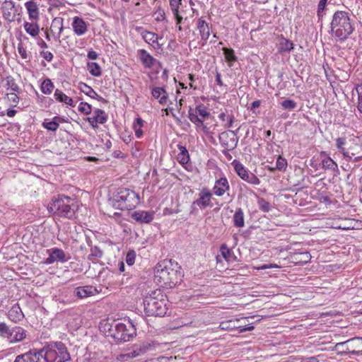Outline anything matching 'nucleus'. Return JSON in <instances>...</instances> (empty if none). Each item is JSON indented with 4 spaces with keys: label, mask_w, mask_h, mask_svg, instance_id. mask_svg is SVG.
Returning a JSON list of instances; mask_svg holds the SVG:
<instances>
[{
    "label": "nucleus",
    "mask_w": 362,
    "mask_h": 362,
    "mask_svg": "<svg viewBox=\"0 0 362 362\" xmlns=\"http://www.w3.org/2000/svg\"><path fill=\"white\" fill-rule=\"evenodd\" d=\"M185 81L186 83H189L190 88H193L194 90L197 89L198 86L197 84H195L194 75L192 74H187V78H185Z\"/></svg>",
    "instance_id": "obj_50"
},
{
    "label": "nucleus",
    "mask_w": 362,
    "mask_h": 362,
    "mask_svg": "<svg viewBox=\"0 0 362 362\" xmlns=\"http://www.w3.org/2000/svg\"><path fill=\"white\" fill-rule=\"evenodd\" d=\"M189 162L191 161L189 152L185 147L182 146V165Z\"/></svg>",
    "instance_id": "obj_54"
},
{
    "label": "nucleus",
    "mask_w": 362,
    "mask_h": 362,
    "mask_svg": "<svg viewBox=\"0 0 362 362\" xmlns=\"http://www.w3.org/2000/svg\"><path fill=\"white\" fill-rule=\"evenodd\" d=\"M346 144V139L339 137L336 139V146L338 149L342 148Z\"/></svg>",
    "instance_id": "obj_56"
},
{
    "label": "nucleus",
    "mask_w": 362,
    "mask_h": 362,
    "mask_svg": "<svg viewBox=\"0 0 362 362\" xmlns=\"http://www.w3.org/2000/svg\"><path fill=\"white\" fill-rule=\"evenodd\" d=\"M74 293L79 298H85L98 293V291L95 286L87 285L76 288Z\"/></svg>",
    "instance_id": "obj_18"
},
{
    "label": "nucleus",
    "mask_w": 362,
    "mask_h": 362,
    "mask_svg": "<svg viewBox=\"0 0 362 362\" xmlns=\"http://www.w3.org/2000/svg\"><path fill=\"white\" fill-rule=\"evenodd\" d=\"M328 0H320L317 8L319 10H325Z\"/></svg>",
    "instance_id": "obj_63"
},
{
    "label": "nucleus",
    "mask_w": 362,
    "mask_h": 362,
    "mask_svg": "<svg viewBox=\"0 0 362 362\" xmlns=\"http://www.w3.org/2000/svg\"><path fill=\"white\" fill-rule=\"evenodd\" d=\"M108 202L115 209L122 211L132 210L139 204V197L133 190L120 188L118 189L117 194L108 199Z\"/></svg>",
    "instance_id": "obj_6"
},
{
    "label": "nucleus",
    "mask_w": 362,
    "mask_h": 362,
    "mask_svg": "<svg viewBox=\"0 0 362 362\" xmlns=\"http://www.w3.org/2000/svg\"><path fill=\"white\" fill-rule=\"evenodd\" d=\"M166 298L159 288L149 291L143 300L145 313L148 316L163 317L168 310Z\"/></svg>",
    "instance_id": "obj_5"
},
{
    "label": "nucleus",
    "mask_w": 362,
    "mask_h": 362,
    "mask_svg": "<svg viewBox=\"0 0 362 362\" xmlns=\"http://www.w3.org/2000/svg\"><path fill=\"white\" fill-rule=\"evenodd\" d=\"M70 359L65 344L57 341L50 342L42 349H33L18 355L13 362H66Z\"/></svg>",
    "instance_id": "obj_1"
},
{
    "label": "nucleus",
    "mask_w": 362,
    "mask_h": 362,
    "mask_svg": "<svg viewBox=\"0 0 362 362\" xmlns=\"http://www.w3.org/2000/svg\"><path fill=\"white\" fill-rule=\"evenodd\" d=\"M148 349V346L144 342L136 344L132 346V350L128 354L132 357H136L145 353Z\"/></svg>",
    "instance_id": "obj_30"
},
{
    "label": "nucleus",
    "mask_w": 362,
    "mask_h": 362,
    "mask_svg": "<svg viewBox=\"0 0 362 362\" xmlns=\"http://www.w3.org/2000/svg\"><path fill=\"white\" fill-rule=\"evenodd\" d=\"M281 105L284 110H293L297 107V103L291 99H286L281 103Z\"/></svg>",
    "instance_id": "obj_46"
},
{
    "label": "nucleus",
    "mask_w": 362,
    "mask_h": 362,
    "mask_svg": "<svg viewBox=\"0 0 362 362\" xmlns=\"http://www.w3.org/2000/svg\"><path fill=\"white\" fill-rule=\"evenodd\" d=\"M136 259V252L132 250L127 252L125 261L129 266H132L134 264Z\"/></svg>",
    "instance_id": "obj_49"
},
{
    "label": "nucleus",
    "mask_w": 362,
    "mask_h": 362,
    "mask_svg": "<svg viewBox=\"0 0 362 362\" xmlns=\"http://www.w3.org/2000/svg\"><path fill=\"white\" fill-rule=\"evenodd\" d=\"M103 255V251L98 246H93L90 248V254L88 256V259H91V257L95 258H101Z\"/></svg>",
    "instance_id": "obj_48"
},
{
    "label": "nucleus",
    "mask_w": 362,
    "mask_h": 362,
    "mask_svg": "<svg viewBox=\"0 0 362 362\" xmlns=\"http://www.w3.org/2000/svg\"><path fill=\"white\" fill-rule=\"evenodd\" d=\"M0 338L13 344L30 339V335L26 329L17 324L0 322Z\"/></svg>",
    "instance_id": "obj_7"
},
{
    "label": "nucleus",
    "mask_w": 362,
    "mask_h": 362,
    "mask_svg": "<svg viewBox=\"0 0 362 362\" xmlns=\"http://www.w3.org/2000/svg\"><path fill=\"white\" fill-rule=\"evenodd\" d=\"M40 54L42 57H43L45 60H47L49 62H52L54 57L52 53L49 51H41L40 52Z\"/></svg>",
    "instance_id": "obj_53"
},
{
    "label": "nucleus",
    "mask_w": 362,
    "mask_h": 362,
    "mask_svg": "<svg viewBox=\"0 0 362 362\" xmlns=\"http://www.w3.org/2000/svg\"><path fill=\"white\" fill-rule=\"evenodd\" d=\"M47 252L49 254V257L45 260V263L50 264L54 262H66L70 258L66 257L65 252L63 250L58 247H53L47 250Z\"/></svg>",
    "instance_id": "obj_12"
},
{
    "label": "nucleus",
    "mask_w": 362,
    "mask_h": 362,
    "mask_svg": "<svg viewBox=\"0 0 362 362\" xmlns=\"http://www.w3.org/2000/svg\"><path fill=\"white\" fill-rule=\"evenodd\" d=\"M182 168L190 173H196L197 171L196 166L192 162L185 163Z\"/></svg>",
    "instance_id": "obj_55"
},
{
    "label": "nucleus",
    "mask_w": 362,
    "mask_h": 362,
    "mask_svg": "<svg viewBox=\"0 0 362 362\" xmlns=\"http://www.w3.org/2000/svg\"><path fill=\"white\" fill-rule=\"evenodd\" d=\"M8 95H10L8 98L9 100L16 104H18L19 101V98L18 97L17 94L16 93H11Z\"/></svg>",
    "instance_id": "obj_59"
},
{
    "label": "nucleus",
    "mask_w": 362,
    "mask_h": 362,
    "mask_svg": "<svg viewBox=\"0 0 362 362\" xmlns=\"http://www.w3.org/2000/svg\"><path fill=\"white\" fill-rule=\"evenodd\" d=\"M155 212L151 211H135L131 217L140 223H150L154 218Z\"/></svg>",
    "instance_id": "obj_15"
},
{
    "label": "nucleus",
    "mask_w": 362,
    "mask_h": 362,
    "mask_svg": "<svg viewBox=\"0 0 362 362\" xmlns=\"http://www.w3.org/2000/svg\"><path fill=\"white\" fill-rule=\"evenodd\" d=\"M216 82L220 86H223V81L221 79V75L217 71H216Z\"/></svg>",
    "instance_id": "obj_62"
},
{
    "label": "nucleus",
    "mask_w": 362,
    "mask_h": 362,
    "mask_svg": "<svg viewBox=\"0 0 362 362\" xmlns=\"http://www.w3.org/2000/svg\"><path fill=\"white\" fill-rule=\"evenodd\" d=\"M80 112L83 113L86 115H90L92 112V106L86 102H81L78 107Z\"/></svg>",
    "instance_id": "obj_47"
},
{
    "label": "nucleus",
    "mask_w": 362,
    "mask_h": 362,
    "mask_svg": "<svg viewBox=\"0 0 362 362\" xmlns=\"http://www.w3.org/2000/svg\"><path fill=\"white\" fill-rule=\"evenodd\" d=\"M177 269L170 268V284H168V288H174L178 284H180L181 279L178 281V270L177 269H180V267H177V262H175Z\"/></svg>",
    "instance_id": "obj_34"
},
{
    "label": "nucleus",
    "mask_w": 362,
    "mask_h": 362,
    "mask_svg": "<svg viewBox=\"0 0 362 362\" xmlns=\"http://www.w3.org/2000/svg\"><path fill=\"white\" fill-rule=\"evenodd\" d=\"M5 81H6V86L8 89L10 88L11 90L17 93H20L22 91L16 83L15 79L11 76H6L5 78Z\"/></svg>",
    "instance_id": "obj_41"
},
{
    "label": "nucleus",
    "mask_w": 362,
    "mask_h": 362,
    "mask_svg": "<svg viewBox=\"0 0 362 362\" xmlns=\"http://www.w3.org/2000/svg\"><path fill=\"white\" fill-rule=\"evenodd\" d=\"M54 88V83L49 78H46L41 83V91L46 95L50 94Z\"/></svg>",
    "instance_id": "obj_39"
},
{
    "label": "nucleus",
    "mask_w": 362,
    "mask_h": 362,
    "mask_svg": "<svg viewBox=\"0 0 362 362\" xmlns=\"http://www.w3.org/2000/svg\"><path fill=\"white\" fill-rule=\"evenodd\" d=\"M164 263H158L154 269V282L158 285L168 288V284H170V268Z\"/></svg>",
    "instance_id": "obj_11"
},
{
    "label": "nucleus",
    "mask_w": 362,
    "mask_h": 362,
    "mask_svg": "<svg viewBox=\"0 0 362 362\" xmlns=\"http://www.w3.org/2000/svg\"><path fill=\"white\" fill-rule=\"evenodd\" d=\"M60 119V117L55 116L53 117V119L49 121V119H46L42 122V126L47 129L48 131L51 132H56L57 129L59 128V124L58 122V119Z\"/></svg>",
    "instance_id": "obj_31"
},
{
    "label": "nucleus",
    "mask_w": 362,
    "mask_h": 362,
    "mask_svg": "<svg viewBox=\"0 0 362 362\" xmlns=\"http://www.w3.org/2000/svg\"><path fill=\"white\" fill-rule=\"evenodd\" d=\"M226 61L228 62V66L231 67L233 63L237 61V57L235 55V52L232 48L223 47L222 49Z\"/></svg>",
    "instance_id": "obj_36"
},
{
    "label": "nucleus",
    "mask_w": 362,
    "mask_h": 362,
    "mask_svg": "<svg viewBox=\"0 0 362 362\" xmlns=\"http://www.w3.org/2000/svg\"><path fill=\"white\" fill-rule=\"evenodd\" d=\"M144 121L141 117H136L134 122L133 127L137 138H141L143 135L141 127L144 126Z\"/></svg>",
    "instance_id": "obj_42"
},
{
    "label": "nucleus",
    "mask_w": 362,
    "mask_h": 362,
    "mask_svg": "<svg viewBox=\"0 0 362 362\" xmlns=\"http://www.w3.org/2000/svg\"><path fill=\"white\" fill-rule=\"evenodd\" d=\"M25 6L28 11L30 20L33 21L39 18V8L36 2L33 1H27Z\"/></svg>",
    "instance_id": "obj_26"
},
{
    "label": "nucleus",
    "mask_w": 362,
    "mask_h": 362,
    "mask_svg": "<svg viewBox=\"0 0 362 362\" xmlns=\"http://www.w3.org/2000/svg\"><path fill=\"white\" fill-rule=\"evenodd\" d=\"M260 105H261V100H255L251 103L250 106L248 107V110L252 111L253 113H256L255 109L259 107L260 106Z\"/></svg>",
    "instance_id": "obj_57"
},
{
    "label": "nucleus",
    "mask_w": 362,
    "mask_h": 362,
    "mask_svg": "<svg viewBox=\"0 0 362 362\" xmlns=\"http://www.w3.org/2000/svg\"><path fill=\"white\" fill-rule=\"evenodd\" d=\"M294 48V45L292 41L286 38H282L278 45L279 52L281 54L289 52Z\"/></svg>",
    "instance_id": "obj_32"
},
{
    "label": "nucleus",
    "mask_w": 362,
    "mask_h": 362,
    "mask_svg": "<svg viewBox=\"0 0 362 362\" xmlns=\"http://www.w3.org/2000/svg\"><path fill=\"white\" fill-rule=\"evenodd\" d=\"M218 139L221 146L228 150H233L237 147L238 137H235L233 132H223L219 134Z\"/></svg>",
    "instance_id": "obj_13"
},
{
    "label": "nucleus",
    "mask_w": 362,
    "mask_h": 362,
    "mask_svg": "<svg viewBox=\"0 0 362 362\" xmlns=\"http://www.w3.org/2000/svg\"><path fill=\"white\" fill-rule=\"evenodd\" d=\"M320 156L322 158L321 163L322 168L325 170H331L332 171L338 170V165L325 151H321Z\"/></svg>",
    "instance_id": "obj_24"
},
{
    "label": "nucleus",
    "mask_w": 362,
    "mask_h": 362,
    "mask_svg": "<svg viewBox=\"0 0 362 362\" xmlns=\"http://www.w3.org/2000/svg\"><path fill=\"white\" fill-rule=\"evenodd\" d=\"M181 4V0H170V9L176 20L177 28L181 30V16L180 15L179 6Z\"/></svg>",
    "instance_id": "obj_25"
},
{
    "label": "nucleus",
    "mask_w": 362,
    "mask_h": 362,
    "mask_svg": "<svg viewBox=\"0 0 362 362\" xmlns=\"http://www.w3.org/2000/svg\"><path fill=\"white\" fill-rule=\"evenodd\" d=\"M18 52L23 59H25L28 58V54H27L26 49L23 47V45L22 42H20L18 45Z\"/></svg>",
    "instance_id": "obj_52"
},
{
    "label": "nucleus",
    "mask_w": 362,
    "mask_h": 362,
    "mask_svg": "<svg viewBox=\"0 0 362 362\" xmlns=\"http://www.w3.org/2000/svg\"><path fill=\"white\" fill-rule=\"evenodd\" d=\"M354 90L358 95L357 109L362 114V83L356 84Z\"/></svg>",
    "instance_id": "obj_45"
},
{
    "label": "nucleus",
    "mask_w": 362,
    "mask_h": 362,
    "mask_svg": "<svg viewBox=\"0 0 362 362\" xmlns=\"http://www.w3.org/2000/svg\"><path fill=\"white\" fill-rule=\"evenodd\" d=\"M180 202L179 197L177 195L175 198L172 199L171 204L169 207H166L163 210L164 215L173 216L174 214L180 212Z\"/></svg>",
    "instance_id": "obj_28"
},
{
    "label": "nucleus",
    "mask_w": 362,
    "mask_h": 362,
    "mask_svg": "<svg viewBox=\"0 0 362 362\" xmlns=\"http://www.w3.org/2000/svg\"><path fill=\"white\" fill-rule=\"evenodd\" d=\"M98 54L93 49L88 51V54H87V57L89 59H92V60L96 59L98 58Z\"/></svg>",
    "instance_id": "obj_58"
},
{
    "label": "nucleus",
    "mask_w": 362,
    "mask_h": 362,
    "mask_svg": "<svg viewBox=\"0 0 362 362\" xmlns=\"http://www.w3.org/2000/svg\"><path fill=\"white\" fill-rule=\"evenodd\" d=\"M233 225L237 228H243L245 226L244 212L241 208L236 209L233 217Z\"/></svg>",
    "instance_id": "obj_29"
},
{
    "label": "nucleus",
    "mask_w": 362,
    "mask_h": 362,
    "mask_svg": "<svg viewBox=\"0 0 362 362\" xmlns=\"http://www.w3.org/2000/svg\"><path fill=\"white\" fill-rule=\"evenodd\" d=\"M87 67L90 74L96 77L102 75V69L100 65L96 62H88Z\"/></svg>",
    "instance_id": "obj_40"
},
{
    "label": "nucleus",
    "mask_w": 362,
    "mask_h": 362,
    "mask_svg": "<svg viewBox=\"0 0 362 362\" xmlns=\"http://www.w3.org/2000/svg\"><path fill=\"white\" fill-rule=\"evenodd\" d=\"M288 166L287 160L281 156H279L276 162V170L281 172H285Z\"/></svg>",
    "instance_id": "obj_44"
},
{
    "label": "nucleus",
    "mask_w": 362,
    "mask_h": 362,
    "mask_svg": "<svg viewBox=\"0 0 362 362\" xmlns=\"http://www.w3.org/2000/svg\"><path fill=\"white\" fill-rule=\"evenodd\" d=\"M152 95L156 99H159L160 103H165L167 100L166 92L163 88L156 87L152 90Z\"/></svg>",
    "instance_id": "obj_37"
},
{
    "label": "nucleus",
    "mask_w": 362,
    "mask_h": 362,
    "mask_svg": "<svg viewBox=\"0 0 362 362\" xmlns=\"http://www.w3.org/2000/svg\"><path fill=\"white\" fill-rule=\"evenodd\" d=\"M346 345V350L341 351L340 352L341 355L349 354L358 356L362 354V337H354L345 341L337 343L336 347L344 346Z\"/></svg>",
    "instance_id": "obj_10"
},
{
    "label": "nucleus",
    "mask_w": 362,
    "mask_h": 362,
    "mask_svg": "<svg viewBox=\"0 0 362 362\" xmlns=\"http://www.w3.org/2000/svg\"><path fill=\"white\" fill-rule=\"evenodd\" d=\"M304 361L305 362H320L316 356L307 357Z\"/></svg>",
    "instance_id": "obj_64"
},
{
    "label": "nucleus",
    "mask_w": 362,
    "mask_h": 362,
    "mask_svg": "<svg viewBox=\"0 0 362 362\" xmlns=\"http://www.w3.org/2000/svg\"><path fill=\"white\" fill-rule=\"evenodd\" d=\"M240 332H244L247 331H252L255 329V327L252 325H245V326H240Z\"/></svg>",
    "instance_id": "obj_61"
},
{
    "label": "nucleus",
    "mask_w": 362,
    "mask_h": 362,
    "mask_svg": "<svg viewBox=\"0 0 362 362\" xmlns=\"http://www.w3.org/2000/svg\"><path fill=\"white\" fill-rule=\"evenodd\" d=\"M229 188L230 186L227 178L222 177L216 181L213 191L216 196L221 197Z\"/></svg>",
    "instance_id": "obj_22"
},
{
    "label": "nucleus",
    "mask_w": 362,
    "mask_h": 362,
    "mask_svg": "<svg viewBox=\"0 0 362 362\" xmlns=\"http://www.w3.org/2000/svg\"><path fill=\"white\" fill-rule=\"evenodd\" d=\"M3 17L6 21L11 23L15 21V13L11 16V11L15 9V2L12 0H6L2 3L1 7Z\"/></svg>",
    "instance_id": "obj_17"
},
{
    "label": "nucleus",
    "mask_w": 362,
    "mask_h": 362,
    "mask_svg": "<svg viewBox=\"0 0 362 362\" xmlns=\"http://www.w3.org/2000/svg\"><path fill=\"white\" fill-rule=\"evenodd\" d=\"M354 23L350 14L344 11H337L330 23V34L342 42L345 41L354 30Z\"/></svg>",
    "instance_id": "obj_4"
},
{
    "label": "nucleus",
    "mask_w": 362,
    "mask_h": 362,
    "mask_svg": "<svg viewBox=\"0 0 362 362\" xmlns=\"http://www.w3.org/2000/svg\"><path fill=\"white\" fill-rule=\"evenodd\" d=\"M125 322H106L103 327L107 336L114 339L117 344L132 341L136 336V325L130 318L124 319Z\"/></svg>",
    "instance_id": "obj_2"
},
{
    "label": "nucleus",
    "mask_w": 362,
    "mask_h": 362,
    "mask_svg": "<svg viewBox=\"0 0 362 362\" xmlns=\"http://www.w3.org/2000/svg\"><path fill=\"white\" fill-rule=\"evenodd\" d=\"M257 205L260 211L267 213L271 211L272 205L265 199L257 197Z\"/></svg>",
    "instance_id": "obj_43"
},
{
    "label": "nucleus",
    "mask_w": 362,
    "mask_h": 362,
    "mask_svg": "<svg viewBox=\"0 0 362 362\" xmlns=\"http://www.w3.org/2000/svg\"><path fill=\"white\" fill-rule=\"evenodd\" d=\"M72 28L77 35H82L87 31V23L81 17L75 16L73 18Z\"/></svg>",
    "instance_id": "obj_23"
},
{
    "label": "nucleus",
    "mask_w": 362,
    "mask_h": 362,
    "mask_svg": "<svg viewBox=\"0 0 362 362\" xmlns=\"http://www.w3.org/2000/svg\"><path fill=\"white\" fill-rule=\"evenodd\" d=\"M7 316L10 322L8 323L17 324L25 317L24 314L18 303L14 304L8 311Z\"/></svg>",
    "instance_id": "obj_16"
},
{
    "label": "nucleus",
    "mask_w": 362,
    "mask_h": 362,
    "mask_svg": "<svg viewBox=\"0 0 362 362\" xmlns=\"http://www.w3.org/2000/svg\"><path fill=\"white\" fill-rule=\"evenodd\" d=\"M210 116L204 105H199L194 109L189 107L188 117L197 128H201L205 134L209 133V128L204 124V121Z\"/></svg>",
    "instance_id": "obj_8"
},
{
    "label": "nucleus",
    "mask_w": 362,
    "mask_h": 362,
    "mask_svg": "<svg viewBox=\"0 0 362 362\" xmlns=\"http://www.w3.org/2000/svg\"><path fill=\"white\" fill-rule=\"evenodd\" d=\"M54 97L56 100L59 103H65L71 107H75L76 104L71 98L67 96L62 90L57 89L54 93Z\"/></svg>",
    "instance_id": "obj_27"
},
{
    "label": "nucleus",
    "mask_w": 362,
    "mask_h": 362,
    "mask_svg": "<svg viewBox=\"0 0 362 362\" xmlns=\"http://www.w3.org/2000/svg\"><path fill=\"white\" fill-rule=\"evenodd\" d=\"M220 251L223 257L227 259L230 255V251L226 245H222L220 248Z\"/></svg>",
    "instance_id": "obj_51"
},
{
    "label": "nucleus",
    "mask_w": 362,
    "mask_h": 362,
    "mask_svg": "<svg viewBox=\"0 0 362 362\" xmlns=\"http://www.w3.org/2000/svg\"><path fill=\"white\" fill-rule=\"evenodd\" d=\"M107 120V115L105 112L101 109L96 108L94 110V116L92 117H87V121L90 125L93 128L96 129L98 127V124H105Z\"/></svg>",
    "instance_id": "obj_14"
},
{
    "label": "nucleus",
    "mask_w": 362,
    "mask_h": 362,
    "mask_svg": "<svg viewBox=\"0 0 362 362\" xmlns=\"http://www.w3.org/2000/svg\"><path fill=\"white\" fill-rule=\"evenodd\" d=\"M140 57L142 61L143 64L146 67L151 68L153 66L156 59L148 54L145 49L140 50Z\"/></svg>",
    "instance_id": "obj_35"
},
{
    "label": "nucleus",
    "mask_w": 362,
    "mask_h": 362,
    "mask_svg": "<svg viewBox=\"0 0 362 362\" xmlns=\"http://www.w3.org/2000/svg\"><path fill=\"white\" fill-rule=\"evenodd\" d=\"M198 206V204H196L195 202L194 201L190 206V214H197L199 211L197 208Z\"/></svg>",
    "instance_id": "obj_60"
},
{
    "label": "nucleus",
    "mask_w": 362,
    "mask_h": 362,
    "mask_svg": "<svg viewBox=\"0 0 362 362\" xmlns=\"http://www.w3.org/2000/svg\"><path fill=\"white\" fill-rule=\"evenodd\" d=\"M23 26L26 33L32 37H36L38 35L40 28L37 23L25 22Z\"/></svg>",
    "instance_id": "obj_38"
},
{
    "label": "nucleus",
    "mask_w": 362,
    "mask_h": 362,
    "mask_svg": "<svg viewBox=\"0 0 362 362\" xmlns=\"http://www.w3.org/2000/svg\"><path fill=\"white\" fill-rule=\"evenodd\" d=\"M78 88L81 92L91 98L96 99L97 100L107 104L108 100L99 95L90 86L83 82L78 83Z\"/></svg>",
    "instance_id": "obj_19"
},
{
    "label": "nucleus",
    "mask_w": 362,
    "mask_h": 362,
    "mask_svg": "<svg viewBox=\"0 0 362 362\" xmlns=\"http://www.w3.org/2000/svg\"><path fill=\"white\" fill-rule=\"evenodd\" d=\"M170 148L172 149V156L181 164V141L174 139L170 144Z\"/></svg>",
    "instance_id": "obj_33"
},
{
    "label": "nucleus",
    "mask_w": 362,
    "mask_h": 362,
    "mask_svg": "<svg viewBox=\"0 0 362 362\" xmlns=\"http://www.w3.org/2000/svg\"><path fill=\"white\" fill-rule=\"evenodd\" d=\"M211 192L206 189L203 188L199 194V198L194 200L195 204H198L200 208H206L211 205Z\"/></svg>",
    "instance_id": "obj_20"
},
{
    "label": "nucleus",
    "mask_w": 362,
    "mask_h": 362,
    "mask_svg": "<svg viewBox=\"0 0 362 362\" xmlns=\"http://www.w3.org/2000/svg\"><path fill=\"white\" fill-rule=\"evenodd\" d=\"M197 27L199 31L201 40L203 41L202 45L204 46L206 43L210 35V28L209 23H207L203 18H201L197 21Z\"/></svg>",
    "instance_id": "obj_21"
},
{
    "label": "nucleus",
    "mask_w": 362,
    "mask_h": 362,
    "mask_svg": "<svg viewBox=\"0 0 362 362\" xmlns=\"http://www.w3.org/2000/svg\"><path fill=\"white\" fill-rule=\"evenodd\" d=\"M78 209V201L64 194H58L57 197H53L47 206L48 211L54 216L70 220L76 218V214Z\"/></svg>",
    "instance_id": "obj_3"
},
{
    "label": "nucleus",
    "mask_w": 362,
    "mask_h": 362,
    "mask_svg": "<svg viewBox=\"0 0 362 362\" xmlns=\"http://www.w3.org/2000/svg\"><path fill=\"white\" fill-rule=\"evenodd\" d=\"M235 172L244 181L253 185H259L260 180L255 174L250 172L240 161L234 160L232 163Z\"/></svg>",
    "instance_id": "obj_9"
}]
</instances>
